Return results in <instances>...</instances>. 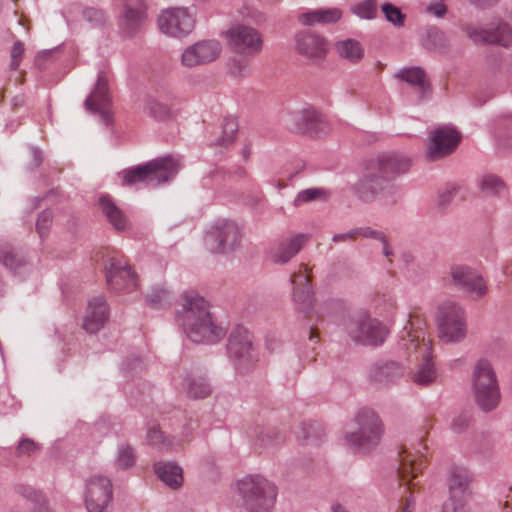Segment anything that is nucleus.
<instances>
[{"label": "nucleus", "mask_w": 512, "mask_h": 512, "mask_svg": "<svg viewBox=\"0 0 512 512\" xmlns=\"http://www.w3.org/2000/svg\"><path fill=\"white\" fill-rule=\"evenodd\" d=\"M176 319L187 338L194 343L215 344L227 332L213 318L209 303L193 291L183 293L182 309L177 312Z\"/></svg>", "instance_id": "f257e3e1"}, {"label": "nucleus", "mask_w": 512, "mask_h": 512, "mask_svg": "<svg viewBox=\"0 0 512 512\" xmlns=\"http://www.w3.org/2000/svg\"><path fill=\"white\" fill-rule=\"evenodd\" d=\"M234 494L247 512H268L274 505L276 486L261 475H248L234 485Z\"/></svg>", "instance_id": "f03ea898"}, {"label": "nucleus", "mask_w": 512, "mask_h": 512, "mask_svg": "<svg viewBox=\"0 0 512 512\" xmlns=\"http://www.w3.org/2000/svg\"><path fill=\"white\" fill-rule=\"evenodd\" d=\"M179 169V162L172 156L157 158L144 165H137L121 171L118 175L123 186L145 183L150 187L169 181Z\"/></svg>", "instance_id": "7ed1b4c3"}, {"label": "nucleus", "mask_w": 512, "mask_h": 512, "mask_svg": "<svg viewBox=\"0 0 512 512\" xmlns=\"http://www.w3.org/2000/svg\"><path fill=\"white\" fill-rule=\"evenodd\" d=\"M471 389L477 406L484 412L497 408L501 400L500 387L491 363L486 359L476 362L472 377Z\"/></svg>", "instance_id": "20e7f679"}, {"label": "nucleus", "mask_w": 512, "mask_h": 512, "mask_svg": "<svg viewBox=\"0 0 512 512\" xmlns=\"http://www.w3.org/2000/svg\"><path fill=\"white\" fill-rule=\"evenodd\" d=\"M358 428L349 432L345 440L357 452H367L376 447L382 437L383 427L379 416L370 409H362L355 418Z\"/></svg>", "instance_id": "39448f33"}, {"label": "nucleus", "mask_w": 512, "mask_h": 512, "mask_svg": "<svg viewBox=\"0 0 512 512\" xmlns=\"http://www.w3.org/2000/svg\"><path fill=\"white\" fill-rule=\"evenodd\" d=\"M421 334L422 336L418 332L412 334L408 331V339L403 338L402 340L406 350L409 353L413 352L416 359L422 360L413 374V382L418 386H428L436 381L437 372L431 359V343L422 332Z\"/></svg>", "instance_id": "423d86ee"}, {"label": "nucleus", "mask_w": 512, "mask_h": 512, "mask_svg": "<svg viewBox=\"0 0 512 512\" xmlns=\"http://www.w3.org/2000/svg\"><path fill=\"white\" fill-rule=\"evenodd\" d=\"M227 352L236 370L242 373L249 371L258 362L252 335L243 326H237L230 333Z\"/></svg>", "instance_id": "0eeeda50"}, {"label": "nucleus", "mask_w": 512, "mask_h": 512, "mask_svg": "<svg viewBox=\"0 0 512 512\" xmlns=\"http://www.w3.org/2000/svg\"><path fill=\"white\" fill-rule=\"evenodd\" d=\"M346 331L352 341L368 346L383 344L388 335L387 328L367 314L352 318L346 325Z\"/></svg>", "instance_id": "6e6552de"}, {"label": "nucleus", "mask_w": 512, "mask_h": 512, "mask_svg": "<svg viewBox=\"0 0 512 512\" xmlns=\"http://www.w3.org/2000/svg\"><path fill=\"white\" fill-rule=\"evenodd\" d=\"M438 329L440 338L445 342H457L465 337L463 309L452 302L444 303L438 310Z\"/></svg>", "instance_id": "1a4fd4ad"}, {"label": "nucleus", "mask_w": 512, "mask_h": 512, "mask_svg": "<svg viewBox=\"0 0 512 512\" xmlns=\"http://www.w3.org/2000/svg\"><path fill=\"white\" fill-rule=\"evenodd\" d=\"M286 124L291 130L310 136H321L329 130L327 118L311 106L289 112L286 117Z\"/></svg>", "instance_id": "9d476101"}, {"label": "nucleus", "mask_w": 512, "mask_h": 512, "mask_svg": "<svg viewBox=\"0 0 512 512\" xmlns=\"http://www.w3.org/2000/svg\"><path fill=\"white\" fill-rule=\"evenodd\" d=\"M88 512H108L113 502V485L109 478L96 475L87 480L84 493Z\"/></svg>", "instance_id": "9b49d317"}, {"label": "nucleus", "mask_w": 512, "mask_h": 512, "mask_svg": "<svg viewBox=\"0 0 512 512\" xmlns=\"http://www.w3.org/2000/svg\"><path fill=\"white\" fill-rule=\"evenodd\" d=\"M241 231L229 220L217 221L206 236V244L213 252L226 253L234 250L241 241Z\"/></svg>", "instance_id": "f8f14e48"}, {"label": "nucleus", "mask_w": 512, "mask_h": 512, "mask_svg": "<svg viewBox=\"0 0 512 512\" xmlns=\"http://www.w3.org/2000/svg\"><path fill=\"white\" fill-rule=\"evenodd\" d=\"M195 26L194 14L188 8H169L159 15L158 27L163 34L181 37L192 32Z\"/></svg>", "instance_id": "ddd939ff"}, {"label": "nucleus", "mask_w": 512, "mask_h": 512, "mask_svg": "<svg viewBox=\"0 0 512 512\" xmlns=\"http://www.w3.org/2000/svg\"><path fill=\"white\" fill-rule=\"evenodd\" d=\"M229 48L243 56H254L262 49V36L253 27L235 25L226 32Z\"/></svg>", "instance_id": "4468645a"}, {"label": "nucleus", "mask_w": 512, "mask_h": 512, "mask_svg": "<svg viewBox=\"0 0 512 512\" xmlns=\"http://www.w3.org/2000/svg\"><path fill=\"white\" fill-rule=\"evenodd\" d=\"M106 280L109 288L119 293H130L138 284L131 266L122 257H111L105 265Z\"/></svg>", "instance_id": "2eb2a0df"}, {"label": "nucleus", "mask_w": 512, "mask_h": 512, "mask_svg": "<svg viewBox=\"0 0 512 512\" xmlns=\"http://www.w3.org/2000/svg\"><path fill=\"white\" fill-rule=\"evenodd\" d=\"M222 52V46L217 40H201L187 48L181 54V64L194 68L215 61Z\"/></svg>", "instance_id": "dca6fc26"}, {"label": "nucleus", "mask_w": 512, "mask_h": 512, "mask_svg": "<svg viewBox=\"0 0 512 512\" xmlns=\"http://www.w3.org/2000/svg\"><path fill=\"white\" fill-rule=\"evenodd\" d=\"M459 132L447 126L436 128L430 133V141L426 150L429 160H439L451 154L460 142Z\"/></svg>", "instance_id": "f3484780"}, {"label": "nucleus", "mask_w": 512, "mask_h": 512, "mask_svg": "<svg viewBox=\"0 0 512 512\" xmlns=\"http://www.w3.org/2000/svg\"><path fill=\"white\" fill-rule=\"evenodd\" d=\"M450 274L453 284L469 297L479 299L487 293L485 281L474 269L465 265H455L451 267Z\"/></svg>", "instance_id": "a211bd4d"}, {"label": "nucleus", "mask_w": 512, "mask_h": 512, "mask_svg": "<svg viewBox=\"0 0 512 512\" xmlns=\"http://www.w3.org/2000/svg\"><path fill=\"white\" fill-rule=\"evenodd\" d=\"M467 36L476 44H497L503 47L512 45V28L505 22L491 24L489 28H478L471 25L465 28Z\"/></svg>", "instance_id": "6ab92c4d"}, {"label": "nucleus", "mask_w": 512, "mask_h": 512, "mask_svg": "<svg viewBox=\"0 0 512 512\" xmlns=\"http://www.w3.org/2000/svg\"><path fill=\"white\" fill-rule=\"evenodd\" d=\"M111 103V95L109 91V84L107 75L104 72H99L97 82L93 91L86 98L84 105L85 109L98 113L102 121L108 125L111 123V116L109 113V106Z\"/></svg>", "instance_id": "aec40b11"}, {"label": "nucleus", "mask_w": 512, "mask_h": 512, "mask_svg": "<svg viewBox=\"0 0 512 512\" xmlns=\"http://www.w3.org/2000/svg\"><path fill=\"white\" fill-rule=\"evenodd\" d=\"M309 239L310 235L306 233H298L279 239L269 250L270 261L279 265L288 263L303 249Z\"/></svg>", "instance_id": "412c9836"}, {"label": "nucleus", "mask_w": 512, "mask_h": 512, "mask_svg": "<svg viewBox=\"0 0 512 512\" xmlns=\"http://www.w3.org/2000/svg\"><path fill=\"white\" fill-rule=\"evenodd\" d=\"M422 449L426 450V446L420 443L414 452L405 449L400 454V463L397 471L401 482L407 485L409 490L417 486V482L412 483V480L417 478L418 473L425 466Z\"/></svg>", "instance_id": "4be33fe9"}, {"label": "nucleus", "mask_w": 512, "mask_h": 512, "mask_svg": "<svg viewBox=\"0 0 512 512\" xmlns=\"http://www.w3.org/2000/svg\"><path fill=\"white\" fill-rule=\"evenodd\" d=\"M387 187L386 180L369 166L368 171L352 186V191L360 201L371 203Z\"/></svg>", "instance_id": "5701e85b"}, {"label": "nucleus", "mask_w": 512, "mask_h": 512, "mask_svg": "<svg viewBox=\"0 0 512 512\" xmlns=\"http://www.w3.org/2000/svg\"><path fill=\"white\" fill-rule=\"evenodd\" d=\"M306 272L307 269L305 265H301L299 272L292 275L291 283L293 285V300L295 304L306 317H311L313 310V293Z\"/></svg>", "instance_id": "b1692460"}, {"label": "nucleus", "mask_w": 512, "mask_h": 512, "mask_svg": "<svg viewBox=\"0 0 512 512\" xmlns=\"http://www.w3.org/2000/svg\"><path fill=\"white\" fill-rule=\"evenodd\" d=\"M297 52L314 61L324 59L327 52V43L324 38L309 31H301L295 36Z\"/></svg>", "instance_id": "393cba45"}, {"label": "nucleus", "mask_w": 512, "mask_h": 512, "mask_svg": "<svg viewBox=\"0 0 512 512\" xmlns=\"http://www.w3.org/2000/svg\"><path fill=\"white\" fill-rule=\"evenodd\" d=\"M370 166L386 180L389 185V181L397 175L406 173L411 166L410 159L403 155L398 154H385L378 157L375 162H372Z\"/></svg>", "instance_id": "a878e982"}, {"label": "nucleus", "mask_w": 512, "mask_h": 512, "mask_svg": "<svg viewBox=\"0 0 512 512\" xmlns=\"http://www.w3.org/2000/svg\"><path fill=\"white\" fill-rule=\"evenodd\" d=\"M109 319V308L102 296L93 297L88 301L83 317V329L88 333H96Z\"/></svg>", "instance_id": "bb28decb"}, {"label": "nucleus", "mask_w": 512, "mask_h": 512, "mask_svg": "<svg viewBox=\"0 0 512 512\" xmlns=\"http://www.w3.org/2000/svg\"><path fill=\"white\" fill-rule=\"evenodd\" d=\"M404 375V368L394 361H379L372 364L368 370V378L377 386L393 383Z\"/></svg>", "instance_id": "cd10ccee"}, {"label": "nucleus", "mask_w": 512, "mask_h": 512, "mask_svg": "<svg viewBox=\"0 0 512 512\" xmlns=\"http://www.w3.org/2000/svg\"><path fill=\"white\" fill-rule=\"evenodd\" d=\"M142 0H125L124 13L120 19V28L126 36L134 35L144 21Z\"/></svg>", "instance_id": "c85d7f7f"}, {"label": "nucleus", "mask_w": 512, "mask_h": 512, "mask_svg": "<svg viewBox=\"0 0 512 512\" xmlns=\"http://www.w3.org/2000/svg\"><path fill=\"white\" fill-rule=\"evenodd\" d=\"M395 77L413 87L418 93L419 100L430 94L431 89L426 73L420 67L403 68L395 74Z\"/></svg>", "instance_id": "c756f323"}, {"label": "nucleus", "mask_w": 512, "mask_h": 512, "mask_svg": "<svg viewBox=\"0 0 512 512\" xmlns=\"http://www.w3.org/2000/svg\"><path fill=\"white\" fill-rule=\"evenodd\" d=\"M342 17V11L338 8H320L309 10L298 16V21L305 26L316 24H334Z\"/></svg>", "instance_id": "7c9ffc66"}, {"label": "nucleus", "mask_w": 512, "mask_h": 512, "mask_svg": "<svg viewBox=\"0 0 512 512\" xmlns=\"http://www.w3.org/2000/svg\"><path fill=\"white\" fill-rule=\"evenodd\" d=\"M99 207L114 229L122 231L129 226L126 215L116 206L109 195L105 194L100 196Z\"/></svg>", "instance_id": "2f4dec72"}, {"label": "nucleus", "mask_w": 512, "mask_h": 512, "mask_svg": "<svg viewBox=\"0 0 512 512\" xmlns=\"http://www.w3.org/2000/svg\"><path fill=\"white\" fill-rule=\"evenodd\" d=\"M154 472L172 489H178L183 484V470L174 462H158L154 465Z\"/></svg>", "instance_id": "473e14b6"}, {"label": "nucleus", "mask_w": 512, "mask_h": 512, "mask_svg": "<svg viewBox=\"0 0 512 512\" xmlns=\"http://www.w3.org/2000/svg\"><path fill=\"white\" fill-rule=\"evenodd\" d=\"M142 111L156 121L162 122L172 117L171 108L155 97L147 95L142 101Z\"/></svg>", "instance_id": "72a5a7b5"}, {"label": "nucleus", "mask_w": 512, "mask_h": 512, "mask_svg": "<svg viewBox=\"0 0 512 512\" xmlns=\"http://www.w3.org/2000/svg\"><path fill=\"white\" fill-rule=\"evenodd\" d=\"M335 49L341 58L351 63H358L364 56V49L362 45L354 39H346L336 42Z\"/></svg>", "instance_id": "f704fd0d"}, {"label": "nucleus", "mask_w": 512, "mask_h": 512, "mask_svg": "<svg viewBox=\"0 0 512 512\" xmlns=\"http://www.w3.org/2000/svg\"><path fill=\"white\" fill-rule=\"evenodd\" d=\"M182 386L188 397L193 399L206 398L211 393L209 383L202 377L188 376L183 380Z\"/></svg>", "instance_id": "c9c22d12"}, {"label": "nucleus", "mask_w": 512, "mask_h": 512, "mask_svg": "<svg viewBox=\"0 0 512 512\" xmlns=\"http://www.w3.org/2000/svg\"><path fill=\"white\" fill-rule=\"evenodd\" d=\"M470 483V475L464 468L455 467L449 477V489L451 495L463 496Z\"/></svg>", "instance_id": "e433bc0d"}, {"label": "nucleus", "mask_w": 512, "mask_h": 512, "mask_svg": "<svg viewBox=\"0 0 512 512\" xmlns=\"http://www.w3.org/2000/svg\"><path fill=\"white\" fill-rule=\"evenodd\" d=\"M422 43L426 50L439 53L446 51L448 47L445 34L436 27L426 30Z\"/></svg>", "instance_id": "4c0bfd02"}, {"label": "nucleus", "mask_w": 512, "mask_h": 512, "mask_svg": "<svg viewBox=\"0 0 512 512\" xmlns=\"http://www.w3.org/2000/svg\"><path fill=\"white\" fill-rule=\"evenodd\" d=\"M171 299L172 292L162 284L153 286L151 291L146 294V302L152 308H160L168 305Z\"/></svg>", "instance_id": "58836bf2"}, {"label": "nucleus", "mask_w": 512, "mask_h": 512, "mask_svg": "<svg viewBox=\"0 0 512 512\" xmlns=\"http://www.w3.org/2000/svg\"><path fill=\"white\" fill-rule=\"evenodd\" d=\"M0 262L12 272L25 264L24 259L9 245L0 247Z\"/></svg>", "instance_id": "ea45409f"}, {"label": "nucleus", "mask_w": 512, "mask_h": 512, "mask_svg": "<svg viewBox=\"0 0 512 512\" xmlns=\"http://www.w3.org/2000/svg\"><path fill=\"white\" fill-rule=\"evenodd\" d=\"M357 237H379V234L374 232V229L369 226L364 227H356L353 229H350L349 231L345 233H338L334 234L332 237V242L334 243H340L345 242L347 240H353Z\"/></svg>", "instance_id": "a19ab883"}, {"label": "nucleus", "mask_w": 512, "mask_h": 512, "mask_svg": "<svg viewBox=\"0 0 512 512\" xmlns=\"http://www.w3.org/2000/svg\"><path fill=\"white\" fill-rule=\"evenodd\" d=\"M479 187L482 192L488 195L500 194L505 189L503 181L493 174L482 176L479 180Z\"/></svg>", "instance_id": "79ce46f5"}, {"label": "nucleus", "mask_w": 512, "mask_h": 512, "mask_svg": "<svg viewBox=\"0 0 512 512\" xmlns=\"http://www.w3.org/2000/svg\"><path fill=\"white\" fill-rule=\"evenodd\" d=\"M136 461L135 451L129 444H122L118 447L115 463L121 469H129Z\"/></svg>", "instance_id": "37998d69"}, {"label": "nucleus", "mask_w": 512, "mask_h": 512, "mask_svg": "<svg viewBox=\"0 0 512 512\" xmlns=\"http://www.w3.org/2000/svg\"><path fill=\"white\" fill-rule=\"evenodd\" d=\"M238 131V123L235 118L227 117L224 119L222 128V137L217 140L216 145L228 146L235 140Z\"/></svg>", "instance_id": "c03bdc74"}, {"label": "nucleus", "mask_w": 512, "mask_h": 512, "mask_svg": "<svg viewBox=\"0 0 512 512\" xmlns=\"http://www.w3.org/2000/svg\"><path fill=\"white\" fill-rule=\"evenodd\" d=\"M147 439L151 445L160 449L171 448L173 446V441L166 437L156 425L148 428Z\"/></svg>", "instance_id": "a18cd8bd"}, {"label": "nucleus", "mask_w": 512, "mask_h": 512, "mask_svg": "<svg viewBox=\"0 0 512 512\" xmlns=\"http://www.w3.org/2000/svg\"><path fill=\"white\" fill-rule=\"evenodd\" d=\"M460 186L456 183H447L440 191L438 195V206L446 208L453 201L455 196L458 194Z\"/></svg>", "instance_id": "49530a36"}, {"label": "nucleus", "mask_w": 512, "mask_h": 512, "mask_svg": "<svg viewBox=\"0 0 512 512\" xmlns=\"http://www.w3.org/2000/svg\"><path fill=\"white\" fill-rule=\"evenodd\" d=\"M441 512H469L463 496L451 495L442 506Z\"/></svg>", "instance_id": "de8ad7c7"}, {"label": "nucleus", "mask_w": 512, "mask_h": 512, "mask_svg": "<svg viewBox=\"0 0 512 512\" xmlns=\"http://www.w3.org/2000/svg\"><path fill=\"white\" fill-rule=\"evenodd\" d=\"M325 192L320 188H308L300 191L294 199V205L296 207L301 206L304 203L314 201L324 195Z\"/></svg>", "instance_id": "09e8293b"}, {"label": "nucleus", "mask_w": 512, "mask_h": 512, "mask_svg": "<svg viewBox=\"0 0 512 512\" xmlns=\"http://www.w3.org/2000/svg\"><path fill=\"white\" fill-rule=\"evenodd\" d=\"M382 11L385 15V18L393 25L403 26L405 15L400 11L399 8L390 3H386L382 6Z\"/></svg>", "instance_id": "8fccbe9b"}, {"label": "nucleus", "mask_w": 512, "mask_h": 512, "mask_svg": "<svg viewBox=\"0 0 512 512\" xmlns=\"http://www.w3.org/2000/svg\"><path fill=\"white\" fill-rule=\"evenodd\" d=\"M83 17L92 27L102 26L106 21L104 12L93 7L85 8L83 10Z\"/></svg>", "instance_id": "3c124183"}, {"label": "nucleus", "mask_w": 512, "mask_h": 512, "mask_svg": "<svg viewBox=\"0 0 512 512\" xmlns=\"http://www.w3.org/2000/svg\"><path fill=\"white\" fill-rule=\"evenodd\" d=\"M40 449V445L30 438H22L16 447L18 457L30 456Z\"/></svg>", "instance_id": "603ef678"}, {"label": "nucleus", "mask_w": 512, "mask_h": 512, "mask_svg": "<svg viewBox=\"0 0 512 512\" xmlns=\"http://www.w3.org/2000/svg\"><path fill=\"white\" fill-rule=\"evenodd\" d=\"M17 492L24 498L39 504V506L46 504L43 494L30 486L19 485L17 487Z\"/></svg>", "instance_id": "864d4df0"}, {"label": "nucleus", "mask_w": 512, "mask_h": 512, "mask_svg": "<svg viewBox=\"0 0 512 512\" xmlns=\"http://www.w3.org/2000/svg\"><path fill=\"white\" fill-rule=\"evenodd\" d=\"M282 440L280 434L274 429H267L257 435V441L261 447H268Z\"/></svg>", "instance_id": "5fc2aeb1"}, {"label": "nucleus", "mask_w": 512, "mask_h": 512, "mask_svg": "<svg viewBox=\"0 0 512 512\" xmlns=\"http://www.w3.org/2000/svg\"><path fill=\"white\" fill-rule=\"evenodd\" d=\"M353 12L361 18L371 19L374 17L376 7L372 0H366L355 6Z\"/></svg>", "instance_id": "6e6d98bb"}, {"label": "nucleus", "mask_w": 512, "mask_h": 512, "mask_svg": "<svg viewBox=\"0 0 512 512\" xmlns=\"http://www.w3.org/2000/svg\"><path fill=\"white\" fill-rule=\"evenodd\" d=\"M24 51H25L24 44L19 40L15 41L12 46L11 54H10L11 60H10L9 67L11 70L18 69V67L21 63Z\"/></svg>", "instance_id": "4d7b16f0"}, {"label": "nucleus", "mask_w": 512, "mask_h": 512, "mask_svg": "<svg viewBox=\"0 0 512 512\" xmlns=\"http://www.w3.org/2000/svg\"><path fill=\"white\" fill-rule=\"evenodd\" d=\"M52 223V213L48 210L42 211L36 222V229L40 237H44Z\"/></svg>", "instance_id": "13d9d810"}, {"label": "nucleus", "mask_w": 512, "mask_h": 512, "mask_svg": "<svg viewBox=\"0 0 512 512\" xmlns=\"http://www.w3.org/2000/svg\"><path fill=\"white\" fill-rule=\"evenodd\" d=\"M229 69L231 75L236 78H242L250 72L249 63L245 59L233 60Z\"/></svg>", "instance_id": "bf43d9fd"}, {"label": "nucleus", "mask_w": 512, "mask_h": 512, "mask_svg": "<svg viewBox=\"0 0 512 512\" xmlns=\"http://www.w3.org/2000/svg\"><path fill=\"white\" fill-rule=\"evenodd\" d=\"M469 423H470V416L467 414H461L453 420L452 429L455 432L460 433V432L464 431L469 426Z\"/></svg>", "instance_id": "052dcab7"}, {"label": "nucleus", "mask_w": 512, "mask_h": 512, "mask_svg": "<svg viewBox=\"0 0 512 512\" xmlns=\"http://www.w3.org/2000/svg\"><path fill=\"white\" fill-rule=\"evenodd\" d=\"M427 11L429 13L435 15L436 17H443L447 12V8L443 2H436V3L430 4L427 7Z\"/></svg>", "instance_id": "680f3d73"}, {"label": "nucleus", "mask_w": 512, "mask_h": 512, "mask_svg": "<svg viewBox=\"0 0 512 512\" xmlns=\"http://www.w3.org/2000/svg\"><path fill=\"white\" fill-rule=\"evenodd\" d=\"M374 232L379 234V237H370V238L382 242V244H383V254L386 257L391 256L392 255V250L389 247L388 240H387L385 234L382 231L375 230V229H374Z\"/></svg>", "instance_id": "e2e57ef3"}, {"label": "nucleus", "mask_w": 512, "mask_h": 512, "mask_svg": "<svg viewBox=\"0 0 512 512\" xmlns=\"http://www.w3.org/2000/svg\"><path fill=\"white\" fill-rule=\"evenodd\" d=\"M315 429H316V426L314 424H309V425L304 424L303 425V427H302L303 440L306 443H311L312 442V438L314 437L312 435V432H314Z\"/></svg>", "instance_id": "0e129e2a"}, {"label": "nucleus", "mask_w": 512, "mask_h": 512, "mask_svg": "<svg viewBox=\"0 0 512 512\" xmlns=\"http://www.w3.org/2000/svg\"><path fill=\"white\" fill-rule=\"evenodd\" d=\"M472 4L480 7V8H486L493 4H495L498 0H469Z\"/></svg>", "instance_id": "69168bd1"}, {"label": "nucleus", "mask_w": 512, "mask_h": 512, "mask_svg": "<svg viewBox=\"0 0 512 512\" xmlns=\"http://www.w3.org/2000/svg\"><path fill=\"white\" fill-rule=\"evenodd\" d=\"M32 157H33V161H34V167L40 166L42 163V160H43L41 151H39L38 149H33Z\"/></svg>", "instance_id": "338daca9"}, {"label": "nucleus", "mask_w": 512, "mask_h": 512, "mask_svg": "<svg viewBox=\"0 0 512 512\" xmlns=\"http://www.w3.org/2000/svg\"><path fill=\"white\" fill-rule=\"evenodd\" d=\"M504 508L508 509V508H511L512 509V488H509L506 495H505V500H504Z\"/></svg>", "instance_id": "774afa93"}]
</instances>
